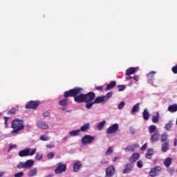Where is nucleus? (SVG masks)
I'll return each instance as SVG.
<instances>
[{
	"mask_svg": "<svg viewBox=\"0 0 177 177\" xmlns=\"http://www.w3.org/2000/svg\"><path fill=\"white\" fill-rule=\"evenodd\" d=\"M80 133H81V130H80V129L73 130L69 132V135L71 136H78V135H80Z\"/></svg>",
	"mask_w": 177,
	"mask_h": 177,
	"instance_id": "30",
	"label": "nucleus"
},
{
	"mask_svg": "<svg viewBox=\"0 0 177 177\" xmlns=\"http://www.w3.org/2000/svg\"><path fill=\"white\" fill-rule=\"evenodd\" d=\"M163 164L166 168H169V167H171V164H172V158H167L165 159Z\"/></svg>",
	"mask_w": 177,
	"mask_h": 177,
	"instance_id": "23",
	"label": "nucleus"
},
{
	"mask_svg": "<svg viewBox=\"0 0 177 177\" xmlns=\"http://www.w3.org/2000/svg\"><path fill=\"white\" fill-rule=\"evenodd\" d=\"M59 106H62V107H67L68 103L67 102V99L60 100L59 101Z\"/></svg>",
	"mask_w": 177,
	"mask_h": 177,
	"instance_id": "33",
	"label": "nucleus"
},
{
	"mask_svg": "<svg viewBox=\"0 0 177 177\" xmlns=\"http://www.w3.org/2000/svg\"><path fill=\"white\" fill-rule=\"evenodd\" d=\"M35 153H37V148L33 149L32 151L30 148H28L21 150L19 152L18 156L19 157H32V156H34Z\"/></svg>",
	"mask_w": 177,
	"mask_h": 177,
	"instance_id": "3",
	"label": "nucleus"
},
{
	"mask_svg": "<svg viewBox=\"0 0 177 177\" xmlns=\"http://www.w3.org/2000/svg\"><path fill=\"white\" fill-rule=\"evenodd\" d=\"M133 78L134 81H136V82L139 81V76L138 75H134Z\"/></svg>",
	"mask_w": 177,
	"mask_h": 177,
	"instance_id": "55",
	"label": "nucleus"
},
{
	"mask_svg": "<svg viewBox=\"0 0 177 177\" xmlns=\"http://www.w3.org/2000/svg\"><path fill=\"white\" fill-rule=\"evenodd\" d=\"M82 168V162L80 160H76L73 164V172H78Z\"/></svg>",
	"mask_w": 177,
	"mask_h": 177,
	"instance_id": "13",
	"label": "nucleus"
},
{
	"mask_svg": "<svg viewBox=\"0 0 177 177\" xmlns=\"http://www.w3.org/2000/svg\"><path fill=\"white\" fill-rule=\"evenodd\" d=\"M3 175H5V171H2L0 173V177H3Z\"/></svg>",
	"mask_w": 177,
	"mask_h": 177,
	"instance_id": "62",
	"label": "nucleus"
},
{
	"mask_svg": "<svg viewBox=\"0 0 177 177\" xmlns=\"http://www.w3.org/2000/svg\"><path fill=\"white\" fill-rule=\"evenodd\" d=\"M93 140H95V136L86 135L82 138V143L84 146L91 145Z\"/></svg>",
	"mask_w": 177,
	"mask_h": 177,
	"instance_id": "4",
	"label": "nucleus"
},
{
	"mask_svg": "<svg viewBox=\"0 0 177 177\" xmlns=\"http://www.w3.org/2000/svg\"><path fill=\"white\" fill-rule=\"evenodd\" d=\"M139 157H140V154L138 153H134L129 158L130 162H135L139 160Z\"/></svg>",
	"mask_w": 177,
	"mask_h": 177,
	"instance_id": "18",
	"label": "nucleus"
},
{
	"mask_svg": "<svg viewBox=\"0 0 177 177\" xmlns=\"http://www.w3.org/2000/svg\"><path fill=\"white\" fill-rule=\"evenodd\" d=\"M62 111H64V113H71V110L67 109L66 107L61 108Z\"/></svg>",
	"mask_w": 177,
	"mask_h": 177,
	"instance_id": "50",
	"label": "nucleus"
},
{
	"mask_svg": "<svg viewBox=\"0 0 177 177\" xmlns=\"http://www.w3.org/2000/svg\"><path fill=\"white\" fill-rule=\"evenodd\" d=\"M44 157V154L41 153H37L36 156H35V160H37V161H41V160H42Z\"/></svg>",
	"mask_w": 177,
	"mask_h": 177,
	"instance_id": "39",
	"label": "nucleus"
},
{
	"mask_svg": "<svg viewBox=\"0 0 177 177\" xmlns=\"http://www.w3.org/2000/svg\"><path fill=\"white\" fill-rule=\"evenodd\" d=\"M131 133H135V131H134V130H131Z\"/></svg>",
	"mask_w": 177,
	"mask_h": 177,
	"instance_id": "63",
	"label": "nucleus"
},
{
	"mask_svg": "<svg viewBox=\"0 0 177 177\" xmlns=\"http://www.w3.org/2000/svg\"><path fill=\"white\" fill-rule=\"evenodd\" d=\"M13 149H17V145H10L9 150H13Z\"/></svg>",
	"mask_w": 177,
	"mask_h": 177,
	"instance_id": "52",
	"label": "nucleus"
},
{
	"mask_svg": "<svg viewBox=\"0 0 177 177\" xmlns=\"http://www.w3.org/2000/svg\"><path fill=\"white\" fill-rule=\"evenodd\" d=\"M93 104H95V101L92 102H87L86 105V107L87 109H91V107H92V106H93Z\"/></svg>",
	"mask_w": 177,
	"mask_h": 177,
	"instance_id": "48",
	"label": "nucleus"
},
{
	"mask_svg": "<svg viewBox=\"0 0 177 177\" xmlns=\"http://www.w3.org/2000/svg\"><path fill=\"white\" fill-rule=\"evenodd\" d=\"M168 110L170 113H176L177 111V104H173L168 106Z\"/></svg>",
	"mask_w": 177,
	"mask_h": 177,
	"instance_id": "26",
	"label": "nucleus"
},
{
	"mask_svg": "<svg viewBox=\"0 0 177 177\" xmlns=\"http://www.w3.org/2000/svg\"><path fill=\"white\" fill-rule=\"evenodd\" d=\"M132 78H133L132 76H129V77H126V80L127 81H129V80H132Z\"/></svg>",
	"mask_w": 177,
	"mask_h": 177,
	"instance_id": "60",
	"label": "nucleus"
},
{
	"mask_svg": "<svg viewBox=\"0 0 177 177\" xmlns=\"http://www.w3.org/2000/svg\"><path fill=\"white\" fill-rule=\"evenodd\" d=\"M15 177H23L24 176V172L23 171H19L18 173H16L15 175H14Z\"/></svg>",
	"mask_w": 177,
	"mask_h": 177,
	"instance_id": "46",
	"label": "nucleus"
},
{
	"mask_svg": "<svg viewBox=\"0 0 177 177\" xmlns=\"http://www.w3.org/2000/svg\"><path fill=\"white\" fill-rule=\"evenodd\" d=\"M95 99V94L94 93L90 92L86 95H84V102L86 103H90Z\"/></svg>",
	"mask_w": 177,
	"mask_h": 177,
	"instance_id": "11",
	"label": "nucleus"
},
{
	"mask_svg": "<svg viewBox=\"0 0 177 177\" xmlns=\"http://www.w3.org/2000/svg\"><path fill=\"white\" fill-rule=\"evenodd\" d=\"M140 103H137L136 105H134L133 106V109L131 110V114H135V113H138L140 107L139 106H140Z\"/></svg>",
	"mask_w": 177,
	"mask_h": 177,
	"instance_id": "25",
	"label": "nucleus"
},
{
	"mask_svg": "<svg viewBox=\"0 0 177 177\" xmlns=\"http://www.w3.org/2000/svg\"><path fill=\"white\" fill-rule=\"evenodd\" d=\"M138 67H131L128 68L126 71V74L127 75H131V74H135V73H136V71H138Z\"/></svg>",
	"mask_w": 177,
	"mask_h": 177,
	"instance_id": "19",
	"label": "nucleus"
},
{
	"mask_svg": "<svg viewBox=\"0 0 177 177\" xmlns=\"http://www.w3.org/2000/svg\"><path fill=\"white\" fill-rule=\"evenodd\" d=\"M171 71L174 74H177V64L175 66L172 67Z\"/></svg>",
	"mask_w": 177,
	"mask_h": 177,
	"instance_id": "51",
	"label": "nucleus"
},
{
	"mask_svg": "<svg viewBox=\"0 0 177 177\" xmlns=\"http://www.w3.org/2000/svg\"><path fill=\"white\" fill-rule=\"evenodd\" d=\"M138 147H139V144H134L126 147L124 150L126 153H128V151H135V149H138Z\"/></svg>",
	"mask_w": 177,
	"mask_h": 177,
	"instance_id": "15",
	"label": "nucleus"
},
{
	"mask_svg": "<svg viewBox=\"0 0 177 177\" xmlns=\"http://www.w3.org/2000/svg\"><path fill=\"white\" fill-rule=\"evenodd\" d=\"M34 160L32 159H29L25 162V169H30L34 167Z\"/></svg>",
	"mask_w": 177,
	"mask_h": 177,
	"instance_id": "16",
	"label": "nucleus"
},
{
	"mask_svg": "<svg viewBox=\"0 0 177 177\" xmlns=\"http://www.w3.org/2000/svg\"><path fill=\"white\" fill-rule=\"evenodd\" d=\"M37 174H38V169L37 168H33V169H31L28 171V176H30V177L35 176V175H37Z\"/></svg>",
	"mask_w": 177,
	"mask_h": 177,
	"instance_id": "24",
	"label": "nucleus"
},
{
	"mask_svg": "<svg viewBox=\"0 0 177 177\" xmlns=\"http://www.w3.org/2000/svg\"><path fill=\"white\" fill-rule=\"evenodd\" d=\"M161 172V167L156 166L152 169L149 171V175L151 177L157 176Z\"/></svg>",
	"mask_w": 177,
	"mask_h": 177,
	"instance_id": "8",
	"label": "nucleus"
},
{
	"mask_svg": "<svg viewBox=\"0 0 177 177\" xmlns=\"http://www.w3.org/2000/svg\"><path fill=\"white\" fill-rule=\"evenodd\" d=\"M82 91V88H75L73 89L66 91L64 93V97H74V100L77 103H84V102H85V94L81 93Z\"/></svg>",
	"mask_w": 177,
	"mask_h": 177,
	"instance_id": "1",
	"label": "nucleus"
},
{
	"mask_svg": "<svg viewBox=\"0 0 177 177\" xmlns=\"http://www.w3.org/2000/svg\"><path fill=\"white\" fill-rule=\"evenodd\" d=\"M106 102V101L104 95L103 96H99V97H96L95 100H94V103L95 104H99L100 103H104Z\"/></svg>",
	"mask_w": 177,
	"mask_h": 177,
	"instance_id": "20",
	"label": "nucleus"
},
{
	"mask_svg": "<svg viewBox=\"0 0 177 177\" xmlns=\"http://www.w3.org/2000/svg\"><path fill=\"white\" fill-rule=\"evenodd\" d=\"M18 169H22V168H24L26 169V163L25 162H19V163L17 165Z\"/></svg>",
	"mask_w": 177,
	"mask_h": 177,
	"instance_id": "41",
	"label": "nucleus"
},
{
	"mask_svg": "<svg viewBox=\"0 0 177 177\" xmlns=\"http://www.w3.org/2000/svg\"><path fill=\"white\" fill-rule=\"evenodd\" d=\"M101 164H107L109 162V160H106V159H102L100 161Z\"/></svg>",
	"mask_w": 177,
	"mask_h": 177,
	"instance_id": "54",
	"label": "nucleus"
},
{
	"mask_svg": "<svg viewBox=\"0 0 177 177\" xmlns=\"http://www.w3.org/2000/svg\"><path fill=\"white\" fill-rule=\"evenodd\" d=\"M172 125H174L173 122L172 121H169L165 126V131H171V128H172Z\"/></svg>",
	"mask_w": 177,
	"mask_h": 177,
	"instance_id": "35",
	"label": "nucleus"
},
{
	"mask_svg": "<svg viewBox=\"0 0 177 177\" xmlns=\"http://www.w3.org/2000/svg\"><path fill=\"white\" fill-rule=\"evenodd\" d=\"M142 117L145 121H149V118H150V113H149L147 109H144V111L142 113Z\"/></svg>",
	"mask_w": 177,
	"mask_h": 177,
	"instance_id": "21",
	"label": "nucleus"
},
{
	"mask_svg": "<svg viewBox=\"0 0 177 177\" xmlns=\"http://www.w3.org/2000/svg\"><path fill=\"white\" fill-rule=\"evenodd\" d=\"M167 171L169 174V175H174V174H175V168L174 167H170L167 169Z\"/></svg>",
	"mask_w": 177,
	"mask_h": 177,
	"instance_id": "44",
	"label": "nucleus"
},
{
	"mask_svg": "<svg viewBox=\"0 0 177 177\" xmlns=\"http://www.w3.org/2000/svg\"><path fill=\"white\" fill-rule=\"evenodd\" d=\"M124 106H125V102H121L118 104V110H122Z\"/></svg>",
	"mask_w": 177,
	"mask_h": 177,
	"instance_id": "43",
	"label": "nucleus"
},
{
	"mask_svg": "<svg viewBox=\"0 0 177 177\" xmlns=\"http://www.w3.org/2000/svg\"><path fill=\"white\" fill-rule=\"evenodd\" d=\"M106 120H103L102 122H100L98 123V125L97 126V129H99V131H102L104 127L106 126Z\"/></svg>",
	"mask_w": 177,
	"mask_h": 177,
	"instance_id": "28",
	"label": "nucleus"
},
{
	"mask_svg": "<svg viewBox=\"0 0 177 177\" xmlns=\"http://www.w3.org/2000/svg\"><path fill=\"white\" fill-rule=\"evenodd\" d=\"M169 145L168 142H165L162 145V151H164V153L167 152L168 150Z\"/></svg>",
	"mask_w": 177,
	"mask_h": 177,
	"instance_id": "38",
	"label": "nucleus"
},
{
	"mask_svg": "<svg viewBox=\"0 0 177 177\" xmlns=\"http://www.w3.org/2000/svg\"><path fill=\"white\" fill-rule=\"evenodd\" d=\"M46 147L48 149H53V147H55V145H47Z\"/></svg>",
	"mask_w": 177,
	"mask_h": 177,
	"instance_id": "56",
	"label": "nucleus"
},
{
	"mask_svg": "<svg viewBox=\"0 0 177 177\" xmlns=\"http://www.w3.org/2000/svg\"><path fill=\"white\" fill-rule=\"evenodd\" d=\"M113 96V92H109L106 94V95H104V97L105 99V101H108L110 97Z\"/></svg>",
	"mask_w": 177,
	"mask_h": 177,
	"instance_id": "42",
	"label": "nucleus"
},
{
	"mask_svg": "<svg viewBox=\"0 0 177 177\" xmlns=\"http://www.w3.org/2000/svg\"><path fill=\"white\" fill-rule=\"evenodd\" d=\"M70 137L68 136H65L64 138H62V140H67Z\"/></svg>",
	"mask_w": 177,
	"mask_h": 177,
	"instance_id": "61",
	"label": "nucleus"
},
{
	"mask_svg": "<svg viewBox=\"0 0 177 177\" xmlns=\"http://www.w3.org/2000/svg\"><path fill=\"white\" fill-rule=\"evenodd\" d=\"M158 140H160V132L157 131L151 136L150 142L151 143H154L158 142Z\"/></svg>",
	"mask_w": 177,
	"mask_h": 177,
	"instance_id": "12",
	"label": "nucleus"
},
{
	"mask_svg": "<svg viewBox=\"0 0 177 177\" xmlns=\"http://www.w3.org/2000/svg\"><path fill=\"white\" fill-rule=\"evenodd\" d=\"M132 169H133V167H132V165L131 164H127L124 166V168L122 171V174H129V172H131V171H132Z\"/></svg>",
	"mask_w": 177,
	"mask_h": 177,
	"instance_id": "17",
	"label": "nucleus"
},
{
	"mask_svg": "<svg viewBox=\"0 0 177 177\" xmlns=\"http://www.w3.org/2000/svg\"><path fill=\"white\" fill-rule=\"evenodd\" d=\"M118 158H120V156H115L113 159V162H115V161H117Z\"/></svg>",
	"mask_w": 177,
	"mask_h": 177,
	"instance_id": "58",
	"label": "nucleus"
},
{
	"mask_svg": "<svg viewBox=\"0 0 177 177\" xmlns=\"http://www.w3.org/2000/svg\"><path fill=\"white\" fill-rule=\"evenodd\" d=\"M127 87L125 86V85H119L118 86V91L119 92H122V91H125V88Z\"/></svg>",
	"mask_w": 177,
	"mask_h": 177,
	"instance_id": "47",
	"label": "nucleus"
},
{
	"mask_svg": "<svg viewBox=\"0 0 177 177\" xmlns=\"http://www.w3.org/2000/svg\"><path fill=\"white\" fill-rule=\"evenodd\" d=\"M160 119V113L158 112H156V115L152 116V122L154 124H157L158 122V120Z\"/></svg>",
	"mask_w": 177,
	"mask_h": 177,
	"instance_id": "29",
	"label": "nucleus"
},
{
	"mask_svg": "<svg viewBox=\"0 0 177 177\" xmlns=\"http://www.w3.org/2000/svg\"><path fill=\"white\" fill-rule=\"evenodd\" d=\"M174 146H176V142H174Z\"/></svg>",
	"mask_w": 177,
	"mask_h": 177,
	"instance_id": "64",
	"label": "nucleus"
},
{
	"mask_svg": "<svg viewBox=\"0 0 177 177\" xmlns=\"http://www.w3.org/2000/svg\"><path fill=\"white\" fill-rule=\"evenodd\" d=\"M168 139V134L166 133L162 134L161 138H160V142H165Z\"/></svg>",
	"mask_w": 177,
	"mask_h": 177,
	"instance_id": "40",
	"label": "nucleus"
},
{
	"mask_svg": "<svg viewBox=\"0 0 177 177\" xmlns=\"http://www.w3.org/2000/svg\"><path fill=\"white\" fill-rule=\"evenodd\" d=\"M39 140H41L42 142H48L50 140V137L43 135L39 137Z\"/></svg>",
	"mask_w": 177,
	"mask_h": 177,
	"instance_id": "36",
	"label": "nucleus"
},
{
	"mask_svg": "<svg viewBox=\"0 0 177 177\" xmlns=\"http://www.w3.org/2000/svg\"><path fill=\"white\" fill-rule=\"evenodd\" d=\"M4 120H5V126H6V128H8V120H9V118L5 117V118H4Z\"/></svg>",
	"mask_w": 177,
	"mask_h": 177,
	"instance_id": "53",
	"label": "nucleus"
},
{
	"mask_svg": "<svg viewBox=\"0 0 177 177\" xmlns=\"http://www.w3.org/2000/svg\"><path fill=\"white\" fill-rule=\"evenodd\" d=\"M149 133H154V132H157V126L152 124L149 127Z\"/></svg>",
	"mask_w": 177,
	"mask_h": 177,
	"instance_id": "31",
	"label": "nucleus"
},
{
	"mask_svg": "<svg viewBox=\"0 0 177 177\" xmlns=\"http://www.w3.org/2000/svg\"><path fill=\"white\" fill-rule=\"evenodd\" d=\"M55 157V153L54 152H50L47 154V158L48 160H52Z\"/></svg>",
	"mask_w": 177,
	"mask_h": 177,
	"instance_id": "45",
	"label": "nucleus"
},
{
	"mask_svg": "<svg viewBox=\"0 0 177 177\" xmlns=\"http://www.w3.org/2000/svg\"><path fill=\"white\" fill-rule=\"evenodd\" d=\"M138 168H142L143 167V162L142 160H138L137 162Z\"/></svg>",
	"mask_w": 177,
	"mask_h": 177,
	"instance_id": "49",
	"label": "nucleus"
},
{
	"mask_svg": "<svg viewBox=\"0 0 177 177\" xmlns=\"http://www.w3.org/2000/svg\"><path fill=\"white\" fill-rule=\"evenodd\" d=\"M37 128H39V129H43V130L49 129V126L41 120H39L37 122Z\"/></svg>",
	"mask_w": 177,
	"mask_h": 177,
	"instance_id": "14",
	"label": "nucleus"
},
{
	"mask_svg": "<svg viewBox=\"0 0 177 177\" xmlns=\"http://www.w3.org/2000/svg\"><path fill=\"white\" fill-rule=\"evenodd\" d=\"M115 86V81H112L110 84H109L106 88L105 91H110V89H113Z\"/></svg>",
	"mask_w": 177,
	"mask_h": 177,
	"instance_id": "32",
	"label": "nucleus"
},
{
	"mask_svg": "<svg viewBox=\"0 0 177 177\" xmlns=\"http://www.w3.org/2000/svg\"><path fill=\"white\" fill-rule=\"evenodd\" d=\"M12 131L10 132L11 136H17L20 131L24 129V121L19 118L15 119L11 123Z\"/></svg>",
	"mask_w": 177,
	"mask_h": 177,
	"instance_id": "2",
	"label": "nucleus"
},
{
	"mask_svg": "<svg viewBox=\"0 0 177 177\" xmlns=\"http://www.w3.org/2000/svg\"><path fill=\"white\" fill-rule=\"evenodd\" d=\"M67 169V165L63 164V162H59L57 165V168L55 170V174H63V172H66Z\"/></svg>",
	"mask_w": 177,
	"mask_h": 177,
	"instance_id": "5",
	"label": "nucleus"
},
{
	"mask_svg": "<svg viewBox=\"0 0 177 177\" xmlns=\"http://www.w3.org/2000/svg\"><path fill=\"white\" fill-rule=\"evenodd\" d=\"M114 153V147H109L106 151L105 152V156H110Z\"/></svg>",
	"mask_w": 177,
	"mask_h": 177,
	"instance_id": "34",
	"label": "nucleus"
},
{
	"mask_svg": "<svg viewBox=\"0 0 177 177\" xmlns=\"http://www.w3.org/2000/svg\"><path fill=\"white\" fill-rule=\"evenodd\" d=\"M90 128H91V124L86 123V124H84L83 126H82L80 129H79V131H80V132H86Z\"/></svg>",
	"mask_w": 177,
	"mask_h": 177,
	"instance_id": "22",
	"label": "nucleus"
},
{
	"mask_svg": "<svg viewBox=\"0 0 177 177\" xmlns=\"http://www.w3.org/2000/svg\"><path fill=\"white\" fill-rule=\"evenodd\" d=\"M118 128H120V126L118 123H115L112 125H111L107 129H106V133L108 135H111V133H115L117 131H118Z\"/></svg>",
	"mask_w": 177,
	"mask_h": 177,
	"instance_id": "6",
	"label": "nucleus"
},
{
	"mask_svg": "<svg viewBox=\"0 0 177 177\" xmlns=\"http://www.w3.org/2000/svg\"><path fill=\"white\" fill-rule=\"evenodd\" d=\"M39 104H41L39 101H30L26 105V109H36Z\"/></svg>",
	"mask_w": 177,
	"mask_h": 177,
	"instance_id": "9",
	"label": "nucleus"
},
{
	"mask_svg": "<svg viewBox=\"0 0 177 177\" xmlns=\"http://www.w3.org/2000/svg\"><path fill=\"white\" fill-rule=\"evenodd\" d=\"M147 149V144H145L142 147L141 150H146Z\"/></svg>",
	"mask_w": 177,
	"mask_h": 177,
	"instance_id": "57",
	"label": "nucleus"
},
{
	"mask_svg": "<svg viewBox=\"0 0 177 177\" xmlns=\"http://www.w3.org/2000/svg\"><path fill=\"white\" fill-rule=\"evenodd\" d=\"M95 88L97 89V91H102L103 87L102 86H96Z\"/></svg>",
	"mask_w": 177,
	"mask_h": 177,
	"instance_id": "59",
	"label": "nucleus"
},
{
	"mask_svg": "<svg viewBox=\"0 0 177 177\" xmlns=\"http://www.w3.org/2000/svg\"><path fill=\"white\" fill-rule=\"evenodd\" d=\"M154 154V149H149L147 150V153H146V158L150 160L151 158V156Z\"/></svg>",
	"mask_w": 177,
	"mask_h": 177,
	"instance_id": "27",
	"label": "nucleus"
},
{
	"mask_svg": "<svg viewBox=\"0 0 177 177\" xmlns=\"http://www.w3.org/2000/svg\"><path fill=\"white\" fill-rule=\"evenodd\" d=\"M43 117H44V120H46L47 121H49V120H50V113L44 112L43 113Z\"/></svg>",
	"mask_w": 177,
	"mask_h": 177,
	"instance_id": "37",
	"label": "nucleus"
},
{
	"mask_svg": "<svg viewBox=\"0 0 177 177\" xmlns=\"http://www.w3.org/2000/svg\"><path fill=\"white\" fill-rule=\"evenodd\" d=\"M114 174H115V168H114V166L111 165L106 169L105 177H113Z\"/></svg>",
	"mask_w": 177,
	"mask_h": 177,
	"instance_id": "7",
	"label": "nucleus"
},
{
	"mask_svg": "<svg viewBox=\"0 0 177 177\" xmlns=\"http://www.w3.org/2000/svg\"><path fill=\"white\" fill-rule=\"evenodd\" d=\"M157 72L156 71H151L149 72L147 75V77L148 78L147 81L149 82V84H151L152 85H153L154 84V75L155 74H156Z\"/></svg>",
	"mask_w": 177,
	"mask_h": 177,
	"instance_id": "10",
	"label": "nucleus"
}]
</instances>
